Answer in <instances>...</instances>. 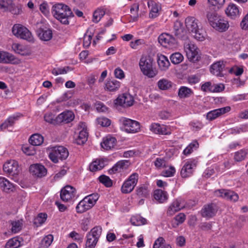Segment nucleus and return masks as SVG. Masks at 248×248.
<instances>
[{
  "label": "nucleus",
  "instance_id": "obj_1",
  "mask_svg": "<svg viewBox=\"0 0 248 248\" xmlns=\"http://www.w3.org/2000/svg\"><path fill=\"white\" fill-rule=\"evenodd\" d=\"M51 12L56 19L65 25L69 24V19L74 16L70 8L62 3H58L53 5Z\"/></svg>",
  "mask_w": 248,
  "mask_h": 248
},
{
  "label": "nucleus",
  "instance_id": "obj_2",
  "mask_svg": "<svg viewBox=\"0 0 248 248\" xmlns=\"http://www.w3.org/2000/svg\"><path fill=\"white\" fill-rule=\"evenodd\" d=\"M206 18L210 25L218 31L224 32L229 28L228 21L221 17L215 10L207 11Z\"/></svg>",
  "mask_w": 248,
  "mask_h": 248
},
{
  "label": "nucleus",
  "instance_id": "obj_3",
  "mask_svg": "<svg viewBox=\"0 0 248 248\" xmlns=\"http://www.w3.org/2000/svg\"><path fill=\"white\" fill-rule=\"evenodd\" d=\"M153 60L149 55H142L140 60L139 66L143 74L149 78L155 77L157 71L153 67Z\"/></svg>",
  "mask_w": 248,
  "mask_h": 248
},
{
  "label": "nucleus",
  "instance_id": "obj_4",
  "mask_svg": "<svg viewBox=\"0 0 248 248\" xmlns=\"http://www.w3.org/2000/svg\"><path fill=\"white\" fill-rule=\"evenodd\" d=\"M69 155L68 150L62 146H55L52 148L49 154L50 159L54 163H57L59 160L66 159Z\"/></svg>",
  "mask_w": 248,
  "mask_h": 248
},
{
  "label": "nucleus",
  "instance_id": "obj_5",
  "mask_svg": "<svg viewBox=\"0 0 248 248\" xmlns=\"http://www.w3.org/2000/svg\"><path fill=\"white\" fill-rule=\"evenodd\" d=\"M102 233V228L96 226L93 228L86 235L87 240L85 248H94Z\"/></svg>",
  "mask_w": 248,
  "mask_h": 248
},
{
  "label": "nucleus",
  "instance_id": "obj_6",
  "mask_svg": "<svg viewBox=\"0 0 248 248\" xmlns=\"http://www.w3.org/2000/svg\"><path fill=\"white\" fill-rule=\"evenodd\" d=\"M13 33L17 37L31 42L33 40L30 31L20 24H15L12 28Z\"/></svg>",
  "mask_w": 248,
  "mask_h": 248
},
{
  "label": "nucleus",
  "instance_id": "obj_7",
  "mask_svg": "<svg viewBox=\"0 0 248 248\" xmlns=\"http://www.w3.org/2000/svg\"><path fill=\"white\" fill-rule=\"evenodd\" d=\"M139 179V174L136 172L131 174L124 182L121 191L123 193L127 194L131 192L137 185Z\"/></svg>",
  "mask_w": 248,
  "mask_h": 248
},
{
  "label": "nucleus",
  "instance_id": "obj_8",
  "mask_svg": "<svg viewBox=\"0 0 248 248\" xmlns=\"http://www.w3.org/2000/svg\"><path fill=\"white\" fill-rule=\"evenodd\" d=\"M122 122L124 130L128 133H136L140 130V125L138 121L126 118H123Z\"/></svg>",
  "mask_w": 248,
  "mask_h": 248
},
{
  "label": "nucleus",
  "instance_id": "obj_9",
  "mask_svg": "<svg viewBox=\"0 0 248 248\" xmlns=\"http://www.w3.org/2000/svg\"><path fill=\"white\" fill-rule=\"evenodd\" d=\"M185 49L187 58L190 61L196 62L198 61L200 58L199 54V49L193 43H188L185 45Z\"/></svg>",
  "mask_w": 248,
  "mask_h": 248
},
{
  "label": "nucleus",
  "instance_id": "obj_10",
  "mask_svg": "<svg viewBox=\"0 0 248 248\" xmlns=\"http://www.w3.org/2000/svg\"><path fill=\"white\" fill-rule=\"evenodd\" d=\"M78 130H79L78 135L75 139V143L78 145H82L87 140L88 132L85 123L80 122L78 125Z\"/></svg>",
  "mask_w": 248,
  "mask_h": 248
},
{
  "label": "nucleus",
  "instance_id": "obj_11",
  "mask_svg": "<svg viewBox=\"0 0 248 248\" xmlns=\"http://www.w3.org/2000/svg\"><path fill=\"white\" fill-rule=\"evenodd\" d=\"M197 161L195 159H190L186 161L181 169L180 174L183 178L190 176L196 168Z\"/></svg>",
  "mask_w": 248,
  "mask_h": 248
},
{
  "label": "nucleus",
  "instance_id": "obj_12",
  "mask_svg": "<svg viewBox=\"0 0 248 248\" xmlns=\"http://www.w3.org/2000/svg\"><path fill=\"white\" fill-rule=\"evenodd\" d=\"M134 101L133 97L131 94L124 93L115 100L114 104L116 106L128 107L133 105Z\"/></svg>",
  "mask_w": 248,
  "mask_h": 248
},
{
  "label": "nucleus",
  "instance_id": "obj_13",
  "mask_svg": "<svg viewBox=\"0 0 248 248\" xmlns=\"http://www.w3.org/2000/svg\"><path fill=\"white\" fill-rule=\"evenodd\" d=\"M76 194V189L74 187L68 185L64 187L61 190L60 194L61 199L64 202H69L74 198Z\"/></svg>",
  "mask_w": 248,
  "mask_h": 248
},
{
  "label": "nucleus",
  "instance_id": "obj_14",
  "mask_svg": "<svg viewBox=\"0 0 248 248\" xmlns=\"http://www.w3.org/2000/svg\"><path fill=\"white\" fill-rule=\"evenodd\" d=\"M158 41L162 46L169 48L174 46L177 44L176 39L174 37L166 33L159 35Z\"/></svg>",
  "mask_w": 248,
  "mask_h": 248
},
{
  "label": "nucleus",
  "instance_id": "obj_15",
  "mask_svg": "<svg viewBox=\"0 0 248 248\" xmlns=\"http://www.w3.org/2000/svg\"><path fill=\"white\" fill-rule=\"evenodd\" d=\"M216 196L232 202L238 201L239 196L234 191L228 189H218L215 192Z\"/></svg>",
  "mask_w": 248,
  "mask_h": 248
},
{
  "label": "nucleus",
  "instance_id": "obj_16",
  "mask_svg": "<svg viewBox=\"0 0 248 248\" xmlns=\"http://www.w3.org/2000/svg\"><path fill=\"white\" fill-rule=\"evenodd\" d=\"M3 170L13 176L18 175L20 172L18 163L15 160L6 162L3 165Z\"/></svg>",
  "mask_w": 248,
  "mask_h": 248
},
{
  "label": "nucleus",
  "instance_id": "obj_17",
  "mask_svg": "<svg viewBox=\"0 0 248 248\" xmlns=\"http://www.w3.org/2000/svg\"><path fill=\"white\" fill-rule=\"evenodd\" d=\"M217 211V205L214 203H210L204 205L201 213L202 217L209 219L215 216Z\"/></svg>",
  "mask_w": 248,
  "mask_h": 248
},
{
  "label": "nucleus",
  "instance_id": "obj_18",
  "mask_svg": "<svg viewBox=\"0 0 248 248\" xmlns=\"http://www.w3.org/2000/svg\"><path fill=\"white\" fill-rule=\"evenodd\" d=\"M36 33L41 40L45 41H49L52 37L51 29L44 25L38 28L36 30Z\"/></svg>",
  "mask_w": 248,
  "mask_h": 248
},
{
  "label": "nucleus",
  "instance_id": "obj_19",
  "mask_svg": "<svg viewBox=\"0 0 248 248\" xmlns=\"http://www.w3.org/2000/svg\"><path fill=\"white\" fill-rule=\"evenodd\" d=\"M173 32L177 39L186 40L187 38V31L184 28L183 24L180 21L174 22Z\"/></svg>",
  "mask_w": 248,
  "mask_h": 248
},
{
  "label": "nucleus",
  "instance_id": "obj_20",
  "mask_svg": "<svg viewBox=\"0 0 248 248\" xmlns=\"http://www.w3.org/2000/svg\"><path fill=\"white\" fill-rule=\"evenodd\" d=\"M231 110V107L226 106L225 107L215 109L210 111L206 114V119L209 121H213Z\"/></svg>",
  "mask_w": 248,
  "mask_h": 248
},
{
  "label": "nucleus",
  "instance_id": "obj_21",
  "mask_svg": "<svg viewBox=\"0 0 248 248\" xmlns=\"http://www.w3.org/2000/svg\"><path fill=\"white\" fill-rule=\"evenodd\" d=\"M150 130L155 134L163 135H169L171 132L169 128L165 125L158 123H153L150 126Z\"/></svg>",
  "mask_w": 248,
  "mask_h": 248
},
{
  "label": "nucleus",
  "instance_id": "obj_22",
  "mask_svg": "<svg viewBox=\"0 0 248 248\" xmlns=\"http://www.w3.org/2000/svg\"><path fill=\"white\" fill-rule=\"evenodd\" d=\"M75 118L74 113L70 110H65L57 116V122L58 124H68L71 122Z\"/></svg>",
  "mask_w": 248,
  "mask_h": 248
},
{
  "label": "nucleus",
  "instance_id": "obj_23",
  "mask_svg": "<svg viewBox=\"0 0 248 248\" xmlns=\"http://www.w3.org/2000/svg\"><path fill=\"white\" fill-rule=\"evenodd\" d=\"M30 171L33 175L38 177H42L45 176L47 173V170L44 166L40 164H34L30 166Z\"/></svg>",
  "mask_w": 248,
  "mask_h": 248
},
{
  "label": "nucleus",
  "instance_id": "obj_24",
  "mask_svg": "<svg viewBox=\"0 0 248 248\" xmlns=\"http://www.w3.org/2000/svg\"><path fill=\"white\" fill-rule=\"evenodd\" d=\"M108 160L107 158L97 159L93 161L89 166L90 170L95 172L103 169L107 165Z\"/></svg>",
  "mask_w": 248,
  "mask_h": 248
},
{
  "label": "nucleus",
  "instance_id": "obj_25",
  "mask_svg": "<svg viewBox=\"0 0 248 248\" xmlns=\"http://www.w3.org/2000/svg\"><path fill=\"white\" fill-rule=\"evenodd\" d=\"M225 66V63L223 61H219L212 64L210 67V72L211 73L217 77H221L223 69Z\"/></svg>",
  "mask_w": 248,
  "mask_h": 248
},
{
  "label": "nucleus",
  "instance_id": "obj_26",
  "mask_svg": "<svg viewBox=\"0 0 248 248\" xmlns=\"http://www.w3.org/2000/svg\"><path fill=\"white\" fill-rule=\"evenodd\" d=\"M121 83L115 79L107 80L104 86L105 91L110 92H114L119 90L121 86Z\"/></svg>",
  "mask_w": 248,
  "mask_h": 248
},
{
  "label": "nucleus",
  "instance_id": "obj_27",
  "mask_svg": "<svg viewBox=\"0 0 248 248\" xmlns=\"http://www.w3.org/2000/svg\"><path fill=\"white\" fill-rule=\"evenodd\" d=\"M185 24L187 30L191 33L195 32L199 29L198 20L194 17H186L185 19Z\"/></svg>",
  "mask_w": 248,
  "mask_h": 248
},
{
  "label": "nucleus",
  "instance_id": "obj_28",
  "mask_svg": "<svg viewBox=\"0 0 248 248\" xmlns=\"http://www.w3.org/2000/svg\"><path fill=\"white\" fill-rule=\"evenodd\" d=\"M227 16L231 18H235L240 15V12L238 6L233 4L230 3L225 10Z\"/></svg>",
  "mask_w": 248,
  "mask_h": 248
},
{
  "label": "nucleus",
  "instance_id": "obj_29",
  "mask_svg": "<svg viewBox=\"0 0 248 248\" xmlns=\"http://www.w3.org/2000/svg\"><path fill=\"white\" fill-rule=\"evenodd\" d=\"M184 207V205L181 204V201L176 200L170 205L169 207L167 214L168 216H171L176 212L180 211Z\"/></svg>",
  "mask_w": 248,
  "mask_h": 248
},
{
  "label": "nucleus",
  "instance_id": "obj_30",
  "mask_svg": "<svg viewBox=\"0 0 248 248\" xmlns=\"http://www.w3.org/2000/svg\"><path fill=\"white\" fill-rule=\"evenodd\" d=\"M149 7L151 8L149 16L150 17L155 18L158 16L159 10L161 9V5L154 1H151L148 2Z\"/></svg>",
  "mask_w": 248,
  "mask_h": 248
},
{
  "label": "nucleus",
  "instance_id": "obj_31",
  "mask_svg": "<svg viewBox=\"0 0 248 248\" xmlns=\"http://www.w3.org/2000/svg\"><path fill=\"white\" fill-rule=\"evenodd\" d=\"M116 143V140L113 137H107L101 143V147L105 150H108L113 148Z\"/></svg>",
  "mask_w": 248,
  "mask_h": 248
},
{
  "label": "nucleus",
  "instance_id": "obj_32",
  "mask_svg": "<svg viewBox=\"0 0 248 248\" xmlns=\"http://www.w3.org/2000/svg\"><path fill=\"white\" fill-rule=\"evenodd\" d=\"M136 191L137 195L140 198H147L150 195V190L148 186L145 184L138 186Z\"/></svg>",
  "mask_w": 248,
  "mask_h": 248
},
{
  "label": "nucleus",
  "instance_id": "obj_33",
  "mask_svg": "<svg viewBox=\"0 0 248 248\" xmlns=\"http://www.w3.org/2000/svg\"><path fill=\"white\" fill-rule=\"evenodd\" d=\"M154 197L159 202L163 203L168 199V194L161 189H156L154 192Z\"/></svg>",
  "mask_w": 248,
  "mask_h": 248
},
{
  "label": "nucleus",
  "instance_id": "obj_34",
  "mask_svg": "<svg viewBox=\"0 0 248 248\" xmlns=\"http://www.w3.org/2000/svg\"><path fill=\"white\" fill-rule=\"evenodd\" d=\"M157 63L159 68L162 71H166L170 65L168 58L163 55L158 56Z\"/></svg>",
  "mask_w": 248,
  "mask_h": 248
},
{
  "label": "nucleus",
  "instance_id": "obj_35",
  "mask_svg": "<svg viewBox=\"0 0 248 248\" xmlns=\"http://www.w3.org/2000/svg\"><path fill=\"white\" fill-rule=\"evenodd\" d=\"M0 187L6 192L13 191L14 188V185L4 177H0Z\"/></svg>",
  "mask_w": 248,
  "mask_h": 248
},
{
  "label": "nucleus",
  "instance_id": "obj_36",
  "mask_svg": "<svg viewBox=\"0 0 248 248\" xmlns=\"http://www.w3.org/2000/svg\"><path fill=\"white\" fill-rule=\"evenodd\" d=\"M15 59V57L12 54L6 52H0V62L12 63Z\"/></svg>",
  "mask_w": 248,
  "mask_h": 248
},
{
  "label": "nucleus",
  "instance_id": "obj_37",
  "mask_svg": "<svg viewBox=\"0 0 248 248\" xmlns=\"http://www.w3.org/2000/svg\"><path fill=\"white\" fill-rule=\"evenodd\" d=\"M44 141L43 137L39 134H33L29 139L30 143L34 146H39Z\"/></svg>",
  "mask_w": 248,
  "mask_h": 248
},
{
  "label": "nucleus",
  "instance_id": "obj_38",
  "mask_svg": "<svg viewBox=\"0 0 248 248\" xmlns=\"http://www.w3.org/2000/svg\"><path fill=\"white\" fill-rule=\"evenodd\" d=\"M21 239L18 237L9 239L5 245V248H18L21 246Z\"/></svg>",
  "mask_w": 248,
  "mask_h": 248
},
{
  "label": "nucleus",
  "instance_id": "obj_39",
  "mask_svg": "<svg viewBox=\"0 0 248 248\" xmlns=\"http://www.w3.org/2000/svg\"><path fill=\"white\" fill-rule=\"evenodd\" d=\"M193 93L192 90L186 86H181L178 92V95L180 98L189 97Z\"/></svg>",
  "mask_w": 248,
  "mask_h": 248
},
{
  "label": "nucleus",
  "instance_id": "obj_40",
  "mask_svg": "<svg viewBox=\"0 0 248 248\" xmlns=\"http://www.w3.org/2000/svg\"><path fill=\"white\" fill-rule=\"evenodd\" d=\"M199 146V144L197 140H193L184 150L183 153L185 155H188L194 150H197Z\"/></svg>",
  "mask_w": 248,
  "mask_h": 248
},
{
  "label": "nucleus",
  "instance_id": "obj_41",
  "mask_svg": "<svg viewBox=\"0 0 248 248\" xmlns=\"http://www.w3.org/2000/svg\"><path fill=\"white\" fill-rule=\"evenodd\" d=\"M172 82L165 78L159 80L157 82V86L161 90H167L172 87Z\"/></svg>",
  "mask_w": 248,
  "mask_h": 248
},
{
  "label": "nucleus",
  "instance_id": "obj_42",
  "mask_svg": "<svg viewBox=\"0 0 248 248\" xmlns=\"http://www.w3.org/2000/svg\"><path fill=\"white\" fill-rule=\"evenodd\" d=\"M99 195L97 193H93L85 197L84 199L86 200L88 204L92 208L98 200Z\"/></svg>",
  "mask_w": 248,
  "mask_h": 248
},
{
  "label": "nucleus",
  "instance_id": "obj_43",
  "mask_svg": "<svg viewBox=\"0 0 248 248\" xmlns=\"http://www.w3.org/2000/svg\"><path fill=\"white\" fill-rule=\"evenodd\" d=\"M53 240V236L51 234L45 236L40 243L39 248H47L50 246Z\"/></svg>",
  "mask_w": 248,
  "mask_h": 248
},
{
  "label": "nucleus",
  "instance_id": "obj_44",
  "mask_svg": "<svg viewBox=\"0 0 248 248\" xmlns=\"http://www.w3.org/2000/svg\"><path fill=\"white\" fill-rule=\"evenodd\" d=\"M91 208L84 199L81 200L76 206V211L78 213H82Z\"/></svg>",
  "mask_w": 248,
  "mask_h": 248
},
{
  "label": "nucleus",
  "instance_id": "obj_45",
  "mask_svg": "<svg viewBox=\"0 0 248 248\" xmlns=\"http://www.w3.org/2000/svg\"><path fill=\"white\" fill-rule=\"evenodd\" d=\"M131 222L133 225L140 226L146 224L147 220L140 216H135L131 217Z\"/></svg>",
  "mask_w": 248,
  "mask_h": 248
},
{
  "label": "nucleus",
  "instance_id": "obj_46",
  "mask_svg": "<svg viewBox=\"0 0 248 248\" xmlns=\"http://www.w3.org/2000/svg\"><path fill=\"white\" fill-rule=\"evenodd\" d=\"M44 120L45 121L48 123L49 124H54V125H58V123L57 122V116H55V115L53 113L49 112L46 113L44 115Z\"/></svg>",
  "mask_w": 248,
  "mask_h": 248
},
{
  "label": "nucleus",
  "instance_id": "obj_47",
  "mask_svg": "<svg viewBox=\"0 0 248 248\" xmlns=\"http://www.w3.org/2000/svg\"><path fill=\"white\" fill-rule=\"evenodd\" d=\"M12 227L11 231L13 233H16L19 232L22 229V222L21 220L9 221Z\"/></svg>",
  "mask_w": 248,
  "mask_h": 248
},
{
  "label": "nucleus",
  "instance_id": "obj_48",
  "mask_svg": "<svg viewBox=\"0 0 248 248\" xmlns=\"http://www.w3.org/2000/svg\"><path fill=\"white\" fill-rule=\"evenodd\" d=\"M12 48L13 50L16 53L23 56L26 55L27 54V51L24 46L19 44H13L12 45Z\"/></svg>",
  "mask_w": 248,
  "mask_h": 248
},
{
  "label": "nucleus",
  "instance_id": "obj_49",
  "mask_svg": "<svg viewBox=\"0 0 248 248\" xmlns=\"http://www.w3.org/2000/svg\"><path fill=\"white\" fill-rule=\"evenodd\" d=\"M164 242L165 240L163 237H159L155 241L153 248H172L169 244H164Z\"/></svg>",
  "mask_w": 248,
  "mask_h": 248
},
{
  "label": "nucleus",
  "instance_id": "obj_50",
  "mask_svg": "<svg viewBox=\"0 0 248 248\" xmlns=\"http://www.w3.org/2000/svg\"><path fill=\"white\" fill-rule=\"evenodd\" d=\"M170 59L172 63L177 64L183 61L184 57L180 53L175 52L170 55Z\"/></svg>",
  "mask_w": 248,
  "mask_h": 248
},
{
  "label": "nucleus",
  "instance_id": "obj_51",
  "mask_svg": "<svg viewBox=\"0 0 248 248\" xmlns=\"http://www.w3.org/2000/svg\"><path fill=\"white\" fill-rule=\"evenodd\" d=\"M105 14V11L101 9H97L93 14V21L94 23H98Z\"/></svg>",
  "mask_w": 248,
  "mask_h": 248
},
{
  "label": "nucleus",
  "instance_id": "obj_52",
  "mask_svg": "<svg viewBox=\"0 0 248 248\" xmlns=\"http://www.w3.org/2000/svg\"><path fill=\"white\" fill-rule=\"evenodd\" d=\"M248 154V152L245 149H242L236 152L234 155V160L236 161L240 162L244 160Z\"/></svg>",
  "mask_w": 248,
  "mask_h": 248
},
{
  "label": "nucleus",
  "instance_id": "obj_53",
  "mask_svg": "<svg viewBox=\"0 0 248 248\" xmlns=\"http://www.w3.org/2000/svg\"><path fill=\"white\" fill-rule=\"evenodd\" d=\"M139 9V5L137 3H135L132 5L130 8V12L133 16H131L132 21L135 22L138 19V11Z\"/></svg>",
  "mask_w": 248,
  "mask_h": 248
},
{
  "label": "nucleus",
  "instance_id": "obj_54",
  "mask_svg": "<svg viewBox=\"0 0 248 248\" xmlns=\"http://www.w3.org/2000/svg\"><path fill=\"white\" fill-rule=\"evenodd\" d=\"M47 217V214L46 213H40L34 220V224L36 226L42 225L44 223Z\"/></svg>",
  "mask_w": 248,
  "mask_h": 248
},
{
  "label": "nucleus",
  "instance_id": "obj_55",
  "mask_svg": "<svg viewBox=\"0 0 248 248\" xmlns=\"http://www.w3.org/2000/svg\"><path fill=\"white\" fill-rule=\"evenodd\" d=\"M98 180L100 183L104 185L107 187H110L112 185V180L109 177L102 175L98 177Z\"/></svg>",
  "mask_w": 248,
  "mask_h": 248
},
{
  "label": "nucleus",
  "instance_id": "obj_56",
  "mask_svg": "<svg viewBox=\"0 0 248 248\" xmlns=\"http://www.w3.org/2000/svg\"><path fill=\"white\" fill-rule=\"evenodd\" d=\"M22 116V114L20 113H16L11 116H10L7 119V120L8 121V123H9L11 126H12L14 125L15 122L16 121H18Z\"/></svg>",
  "mask_w": 248,
  "mask_h": 248
},
{
  "label": "nucleus",
  "instance_id": "obj_57",
  "mask_svg": "<svg viewBox=\"0 0 248 248\" xmlns=\"http://www.w3.org/2000/svg\"><path fill=\"white\" fill-rule=\"evenodd\" d=\"M174 219L177 222L175 225L173 224V226L175 227L185 221L186 215L184 213H179L174 217Z\"/></svg>",
  "mask_w": 248,
  "mask_h": 248
},
{
  "label": "nucleus",
  "instance_id": "obj_58",
  "mask_svg": "<svg viewBox=\"0 0 248 248\" xmlns=\"http://www.w3.org/2000/svg\"><path fill=\"white\" fill-rule=\"evenodd\" d=\"M97 124L102 126L107 127L110 125L111 121L106 117H100L97 119Z\"/></svg>",
  "mask_w": 248,
  "mask_h": 248
},
{
  "label": "nucleus",
  "instance_id": "obj_59",
  "mask_svg": "<svg viewBox=\"0 0 248 248\" xmlns=\"http://www.w3.org/2000/svg\"><path fill=\"white\" fill-rule=\"evenodd\" d=\"M155 166L157 168H162L166 167L167 162L164 158H157L154 161Z\"/></svg>",
  "mask_w": 248,
  "mask_h": 248
},
{
  "label": "nucleus",
  "instance_id": "obj_60",
  "mask_svg": "<svg viewBox=\"0 0 248 248\" xmlns=\"http://www.w3.org/2000/svg\"><path fill=\"white\" fill-rule=\"evenodd\" d=\"M12 4V1L11 0H0V9H2L4 10H8L10 8Z\"/></svg>",
  "mask_w": 248,
  "mask_h": 248
},
{
  "label": "nucleus",
  "instance_id": "obj_61",
  "mask_svg": "<svg viewBox=\"0 0 248 248\" xmlns=\"http://www.w3.org/2000/svg\"><path fill=\"white\" fill-rule=\"evenodd\" d=\"M145 44V41L143 39H137L134 41H131L130 43V47L134 49L138 48L139 46Z\"/></svg>",
  "mask_w": 248,
  "mask_h": 248
},
{
  "label": "nucleus",
  "instance_id": "obj_62",
  "mask_svg": "<svg viewBox=\"0 0 248 248\" xmlns=\"http://www.w3.org/2000/svg\"><path fill=\"white\" fill-rule=\"evenodd\" d=\"M201 89L204 92H212L213 90V85L210 82H206L202 85Z\"/></svg>",
  "mask_w": 248,
  "mask_h": 248
},
{
  "label": "nucleus",
  "instance_id": "obj_63",
  "mask_svg": "<svg viewBox=\"0 0 248 248\" xmlns=\"http://www.w3.org/2000/svg\"><path fill=\"white\" fill-rule=\"evenodd\" d=\"M193 37L198 41H202L204 40V35L202 31H200L199 29L195 32L192 33Z\"/></svg>",
  "mask_w": 248,
  "mask_h": 248
},
{
  "label": "nucleus",
  "instance_id": "obj_64",
  "mask_svg": "<svg viewBox=\"0 0 248 248\" xmlns=\"http://www.w3.org/2000/svg\"><path fill=\"white\" fill-rule=\"evenodd\" d=\"M175 172V168L173 167H170L168 170H164L162 172V175L165 177L172 176Z\"/></svg>",
  "mask_w": 248,
  "mask_h": 248
}]
</instances>
